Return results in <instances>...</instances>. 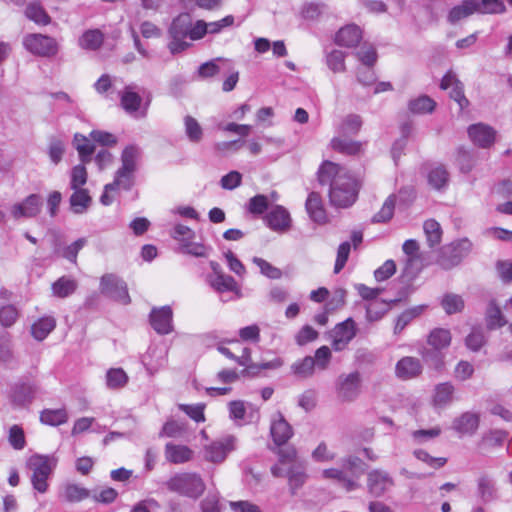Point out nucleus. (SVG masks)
Here are the masks:
<instances>
[{"mask_svg": "<svg viewBox=\"0 0 512 512\" xmlns=\"http://www.w3.org/2000/svg\"><path fill=\"white\" fill-rule=\"evenodd\" d=\"M317 179L320 185H329L331 206L346 209L356 202L360 186L346 168L325 160L317 171Z\"/></svg>", "mask_w": 512, "mask_h": 512, "instance_id": "f257e3e1", "label": "nucleus"}, {"mask_svg": "<svg viewBox=\"0 0 512 512\" xmlns=\"http://www.w3.org/2000/svg\"><path fill=\"white\" fill-rule=\"evenodd\" d=\"M166 488L179 495L192 499L199 498L205 491L206 485L196 473H178L165 482Z\"/></svg>", "mask_w": 512, "mask_h": 512, "instance_id": "f03ea898", "label": "nucleus"}, {"mask_svg": "<svg viewBox=\"0 0 512 512\" xmlns=\"http://www.w3.org/2000/svg\"><path fill=\"white\" fill-rule=\"evenodd\" d=\"M27 465L32 470L31 482L33 488L40 493L48 489L47 480L57 465L54 455L35 454L28 459Z\"/></svg>", "mask_w": 512, "mask_h": 512, "instance_id": "7ed1b4c3", "label": "nucleus"}, {"mask_svg": "<svg viewBox=\"0 0 512 512\" xmlns=\"http://www.w3.org/2000/svg\"><path fill=\"white\" fill-rule=\"evenodd\" d=\"M190 26L191 15L189 13H180L172 20L168 28V35L171 39L168 43V49L173 55L181 53L190 46V43L185 41Z\"/></svg>", "mask_w": 512, "mask_h": 512, "instance_id": "20e7f679", "label": "nucleus"}, {"mask_svg": "<svg viewBox=\"0 0 512 512\" xmlns=\"http://www.w3.org/2000/svg\"><path fill=\"white\" fill-rule=\"evenodd\" d=\"M135 84H129L120 92V104L126 113L136 118H145L151 102V96L148 94L143 101L141 95L136 91Z\"/></svg>", "mask_w": 512, "mask_h": 512, "instance_id": "39448f33", "label": "nucleus"}, {"mask_svg": "<svg viewBox=\"0 0 512 512\" xmlns=\"http://www.w3.org/2000/svg\"><path fill=\"white\" fill-rule=\"evenodd\" d=\"M472 243L468 239H461L443 246L440 249L437 263L443 269H451L461 263V261L471 252Z\"/></svg>", "mask_w": 512, "mask_h": 512, "instance_id": "423d86ee", "label": "nucleus"}, {"mask_svg": "<svg viewBox=\"0 0 512 512\" xmlns=\"http://www.w3.org/2000/svg\"><path fill=\"white\" fill-rule=\"evenodd\" d=\"M99 290L104 296L123 305H128L131 302L126 282L115 274L103 275L100 279Z\"/></svg>", "mask_w": 512, "mask_h": 512, "instance_id": "0eeeda50", "label": "nucleus"}, {"mask_svg": "<svg viewBox=\"0 0 512 512\" xmlns=\"http://www.w3.org/2000/svg\"><path fill=\"white\" fill-rule=\"evenodd\" d=\"M338 400L341 402L355 401L361 392V376L358 371L341 374L335 383Z\"/></svg>", "mask_w": 512, "mask_h": 512, "instance_id": "6e6552de", "label": "nucleus"}, {"mask_svg": "<svg viewBox=\"0 0 512 512\" xmlns=\"http://www.w3.org/2000/svg\"><path fill=\"white\" fill-rule=\"evenodd\" d=\"M23 45L32 54L41 57H53L59 50L57 41L43 34H28L23 39Z\"/></svg>", "mask_w": 512, "mask_h": 512, "instance_id": "1a4fd4ad", "label": "nucleus"}, {"mask_svg": "<svg viewBox=\"0 0 512 512\" xmlns=\"http://www.w3.org/2000/svg\"><path fill=\"white\" fill-rule=\"evenodd\" d=\"M394 484L393 477L383 469H372L367 472V491L374 498L384 496Z\"/></svg>", "mask_w": 512, "mask_h": 512, "instance_id": "9d476101", "label": "nucleus"}, {"mask_svg": "<svg viewBox=\"0 0 512 512\" xmlns=\"http://www.w3.org/2000/svg\"><path fill=\"white\" fill-rule=\"evenodd\" d=\"M356 336V325L352 318L338 323L331 332L332 348L335 351L344 350Z\"/></svg>", "mask_w": 512, "mask_h": 512, "instance_id": "9b49d317", "label": "nucleus"}, {"mask_svg": "<svg viewBox=\"0 0 512 512\" xmlns=\"http://www.w3.org/2000/svg\"><path fill=\"white\" fill-rule=\"evenodd\" d=\"M43 198L39 194H30L21 202L16 203L11 208V215L15 219L34 218L41 212Z\"/></svg>", "mask_w": 512, "mask_h": 512, "instance_id": "f8f14e48", "label": "nucleus"}, {"mask_svg": "<svg viewBox=\"0 0 512 512\" xmlns=\"http://www.w3.org/2000/svg\"><path fill=\"white\" fill-rule=\"evenodd\" d=\"M235 442L236 438L231 435L212 442L205 448V458L213 463L223 462L228 453L235 449Z\"/></svg>", "mask_w": 512, "mask_h": 512, "instance_id": "ddd939ff", "label": "nucleus"}, {"mask_svg": "<svg viewBox=\"0 0 512 512\" xmlns=\"http://www.w3.org/2000/svg\"><path fill=\"white\" fill-rule=\"evenodd\" d=\"M149 320L152 328L160 335L169 334L173 330V312L170 306L153 308Z\"/></svg>", "mask_w": 512, "mask_h": 512, "instance_id": "4468645a", "label": "nucleus"}, {"mask_svg": "<svg viewBox=\"0 0 512 512\" xmlns=\"http://www.w3.org/2000/svg\"><path fill=\"white\" fill-rule=\"evenodd\" d=\"M423 365L416 357H402L395 366V375L401 380H411L422 374Z\"/></svg>", "mask_w": 512, "mask_h": 512, "instance_id": "2eb2a0df", "label": "nucleus"}, {"mask_svg": "<svg viewBox=\"0 0 512 512\" xmlns=\"http://www.w3.org/2000/svg\"><path fill=\"white\" fill-rule=\"evenodd\" d=\"M38 387L34 383L20 382L15 384L12 389L11 401L16 407H26L30 405L36 397Z\"/></svg>", "mask_w": 512, "mask_h": 512, "instance_id": "dca6fc26", "label": "nucleus"}, {"mask_svg": "<svg viewBox=\"0 0 512 512\" xmlns=\"http://www.w3.org/2000/svg\"><path fill=\"white\" fill-rule=\"evenodd\" d=\"M270 434L277 446L284 445L293 435L290 424L285 420L281 412H277L271 422Z\"/></svg>", "mask_w": 512, "mask_h": 512, "instance_id": "f3484780", "label": "nucleus"}, {"mask_svg": "<svg viewBox=\"0 0 512 512\" xmlns=\"http://www.w3.org/2000/svg\"><path fill=\"white\" fill-rule=\"evenodd\" d=\"M468 135L474 144L482 148H488L495 140V130L482 123L471 125L468 128Z\"/></svg>", "mask_w": 512, "mask_h": 512, "instance_id": "a211bd4d", "label": "nucleus"}, {"mask_svg": "<svg viewBox=\"0 0 512 512\" xmlns=\"http://www.w3.org/2000/svg\"><path fill=\"white\" fill-rule=\"evenodd\" d=\"M266 223L273 231L283 232L290 228L291 217L283 206L277 205L266 215Z\"/></svg>", "mask_w": 512, "mask_h": 512, "instance_id": "6ab92c4d", "label": "nucleus"}, {"mask_svg": "<svg viewBox=\"0 0 512 512\" xmlns=\"http://www.w3.org/2000/svg\"><path fill=\"white\" fill-rule=\"evenodd\" d=\"M306 211L312 221L318 224L327 222V214L323 205L322 197L317 192H311L305 203Z\"/></svg>", "mask_w": 512, "mask_h": 512, "instance_id": "aec40b11", "label": "nucleus"}, {"mask_svg": "<svg viewBox=\"0 0 512 512\" xmlns=\"http://www.w3.org/2000/svg\"><path fill=\"white\" fill-rule=\"evenodd\" d=\"M362 39L359 26L350 24L342 27L335 36V43L348 48L356 47Z\"/></svg>", "mask_w": 512, "mask_h": 512, "instance_id": "412c9836", "label": "nucleus"}, {"mask_svg": "<svg viewBox=\"0 0 512 512\" xmlns=\"http://www.w3.org/2000/svg\"><path fill=\"white\" fill-rule=\"evenodd\" d=\"M423 361L433 370L442 372L445 368V353L432 347H421L418 350Z\"/></svg>", "mask_w": 512, "mask_h": 512, "instance_id": "4be33fe9", "label": "nucleus"}, {"mask_svg": "<svg viewBox=\"0 0 512 512\" xmlns=\"http://www.w3.org/2000/svg\"><path fill=\"white\" fill-rule=\"evenodd\" d=\"M454 385L451 382H443L435 386L433 394V406L435 408H445L453 401Z\"/></svg>", "mask_w": 512, "mask_h": 512, "instance_id": "5701e85b", "label": "nucleus"}, {"mask_svg": "<svg viewBox=\"0 0 512 512\" xmlns=\"http://www.w3.org/2000/svg\"><path fill=\"white\" fill-rule=\"evenodd\" d=\"M474 13H478L476 0H462L461 4L454 6L449 11L447 20L450 24H456Z\"/></svg>", "mask_w": 512, "mask_h": 512, "instance_id": "b1692460", "label": "nucleus"}, {"mask_svg": "<svg viewBox=\"0 0 512 512\" xmlns=\"http://www.w3.org/2000/svg\"><path fill=\"white\" fill-rule=\"evenodd\" d=\"M225 71H230V60L216 58L201 64L198 68L200 78L206 79Z\"/></svg>", "mask_w": 512, "mask_h": 512, "instance_id": "393cba45", "label": "nucleus"}, {"mask_svg": "<svg viewBox=\"0 0 512 512\" xmlns=\"http://www.w3.org/2000/svg\"><path fill=\"white\" fill-rule=\"evenodd\" d=\"M400 299L387 301H374L366 305V320L370 323L379 321L388 312L391 305L398 303Z\"/></svg>", "mask_w": 512, "mask_h": 512, "instance_id": "a878e982", "label": "nucleus"}, {"mask_svg": "<svg viewBox=\"0 0 512 512\" xmlns=\"http://www.w3.org/2000/svg\"><path fill=\"white\" fill-rule=\"evenodd\" d=\"M479 426V416L465 412L453 422V428L461 434H473Z\"/></svg>", "mask_w": 512, "mask_h": 512, "instance_id": "bb28decb", "label": "nucleus"}, {"mask_svg": "<svg viewBox=\"0 0 512 512\" xmlns=\"http://www.w3.org/2000/svg\"><path fill=\"white\" fill-rule=\"evenodd\" d=\"M73 190L74 192L69 199L71 210L75 214H83L89 208L92 198L86 189L76 188Z\"/></svg>", "mask_w": 512, "mask_h": 512, "instance_id": "cd10ccee", "label": "nucleus"}, {"mask_svg": "<svg viewBox=\"0 0 512 512\" xmlns=\"http://www.w3.org/2000/svg\"><path fill=\"white\" fill-rule=\"evenodd\" d=\"M73 145L79 154V158L83 164L92 160L95 151V145L86 136L76 133L73 138Z\"/></svg>", "mask_w": 512, "mask_h": 512, "instance_id": "c85d7f7f", "label": "nucleus"}, {"mask_svg": "<svg viewBox=\"0 0 512 512\" xmlns=\"http://www.w3.org/2000/svg\"><path fill=\"white\" fill-rule=\"evenodd\" d=\"M78 288V282L68 276H62L52 284L53 295L58 298H67Z\"/></svg>", "mask_w": 512, "mask_h": 512, "instance_id": "c756f323", "label": "nucleus"}, {"mask_svg": "<svg viewBox=\"0 0 512 512\" xmlns=\"http://www.w3.org/2000/svg\"><path fill=\"white\" fill-rule=\"evenodd\" d=\"M452 341L451 332L448 329L444 328H435L433 329L428 337L427 343L429 347L438 349L443 351L450 346Z\"/></svg>", "mask_w": 512, "mask_h": 512, "instance_id": "7c9ffc66", "label": "nucleus"}, {"mask_svg": "<svg viewBox=\"0 0 512 512\" xmlns=\"http://www.w3.org/2000/svg\"><path fill=\"white\" fill-rule=\"evenodd\" d=\"M477 495L483 503H488L497 497L495 482L487 475H483L477 480Z\"/></svg>", "mask_w": 512, "mask_h": 512, "instance_id": "2f4dec72", "label": "nucleus"}, {"mask_svg": "<svg viewBox=\"0 0 512 512\" xmlns=\"http://www.w3.org/2000/svg\"><path fill=\"white\" fill-rule=\"evenodd\" d=\"M141 151L136 145H129L125 147L121 154V167L119 169L123 172L135 173L137 169V161L140 158Z\"/></svg>", "mask_w": 512, "mask_h": 512, "instance_id": "473e14b6", "label": "nucleus"}, {"mask_svg": "<svg viewBox=\"0 0 512 512\" xmlns=\"http://www.w3.org/2000/svg\"><path fill=\"white\" fill-rule=\"evenodd\" d=\"M56 327V320L54 317L45 316L38 319L31 326V334L32 336L38 340H44Z\"/></svg>", "mask_w": 512, "mask_h": 512, "instance_id": "72a5a7b5", "label": "nucleus"}, {"mask_svg": "<svg viewBox=\"0 0 512 512\" xmlns=\"http://www.w3.org/2000/svg\"><path fill=\"white\" fill-rule=\"evenodd\" d=\"M104 41V34L99 29L85 31L78 40L79 46L85 50H98Z\"/></svg>", "mask_w": 512, "mask_h": 512, "instance_id": "f704fd0d", "label": "nucleus"}, {"mask_svg": "<svg viewBox=\"0 0 512 512\" xmlns=\"http://www.w3.org/2000/svg\"><path fill=\"white\" fill-rule=\"evenodd\" d=\"M165 454L169 462L180 464L190 460L192 451L187 446L168 443L165 447Z\"/></svg>", "mask_w": 512, "mask_h": 512, "instance_id": "c9c22d12", "label": "nucleus"}, {"mask_svg": "<svg viewBox=\"0 0 512 512\" xmlns=\"http://www.w3.org/2000/svg\"><path fill=\"white\" fill-rule=\"evenodd\" d=\"M90 497V491L87 488L74 483L66 484L60 494V498L69 503L80 502Z\"/></svg>", "mask_w": 512, "mask_h": 512, "instance_id": "e433bc0d", "label": "nucleus"}, {"mask_svg": "<svg viewBox=\"0 0 512 512\" xmlns=\"http://www.w3.org/2000/svg\"><path fill=\"white\" fill-rule=\"evenodd\" d=\"M485 319L486 326L489 330L500 328L507 323L495 300H491L489 302L485 313Z\"/></svg>", "mask_w": 512, "mask_h": 512, "instance_id": "4c0bfd02", "label": "nucleus"}, {"mask_svg": "<svg viewBox=\"0 0 512 512\" xmlns=\"http://www.w3.org/2000/svg\"><path fill=\"white\" fill-rule=\"evenodd\" d=\"M41 423L49 426H59L68 421V413L65 408L44 409L40 413Z\"/></svg>", "mask_w": 512, "mask_h": 512, "instance_id": "58836bf2", "label": "nucleus"}, {"mask_svg": "<svg viewBox=\"0 0 512 512\" xmlns=\"http://www.w3.org/2000/svg\"><path fill=\"white\" fill-rule=\"evenodd\" d=\"M331 147L342 154L357 155L362 149V143L341 137H335L331 140Z\"/></svg>", "mask_w": 512, "mask_h": 512, "instance_id": "ea45409f", "label": "nucleus"}, {"mask_svg": "<svg viewBox=\"0 0 512 512\" xmlns=\"http://www.w3.org/2000/svg\"><path fill=\"white\" fill-rule=\"evenodd\" d=\"M209 284L217 292H233L237 289L235 279L227 274H219L208 277Z\"/></svg>", "mask_w": 512, "mask_h": 512, "instance_id": "a19ab883", "label": "nucleus"}, {"mask_svg": "<svg viewBox=\"0 0 512 512\" xmlns=\"http://www.w3.org/2000/svg\"><path fill=\"white\" fill-rule=\"evenodd\" d=\"M425 308V305H419L403 311L396 320L394 333L400 334L413 319L423 313Z\"/></svg>", "mask_w": 512, "mask_h": 512, "instance_id": "79ce46f5", "label": "nucleus"}, {"mask_svg": "<svg viewBox=\"0 0 512 512\" xmlns=\"http://www.w3.org/2000/svg\"><path fill=\"white\" fill-rule=\"evenodd\" d=\"M134 185V173L132 172H123V170L118 169L115 174L114 181L112 183L106 184V191H114L117 189L130 190Z\"/></svg>", "mask_w": 512, "mask_h": 512, "instance_id": "37998d69", "label": "nucleus"}, {"mask_svg": "<svg viewBox=\"0 0 512 512\" xmlns=\"http://www.w3.org/2000/svg\"><path fill=\"white\" fill-rule=\"evenodd\" d=\"M423 229L429 247L433 248L440 244L442 239V229L440 224L436 220H426L424 222Z\"/></svg>", "mask_w": 512, "mask_h": 512, "instance_id": "c03bdc74", "label": "nucleus"}, {"mask_svg": "<svg viewBox=\"0 0 512 512\" xmlns=\"http://www.w3.org/2000/svg\"><path fill=\"white\" fill-rule=\"evenodd\" d=\"M287 478L291 493L294 495L304 485L307 475L302 466L293 465L287 471Z\"/></svg>", "mask_w": 512, "mask_h": 512, "instance_id": "a18cd8bd", "label": "nucleus"}, {"mask_svg": "<svg viewBox=\"0 0 512 512\" xmlns=\"http://www.w3.org/2000/svg\"><path fill=\"white\" fill-rule=\"evenodd\" d=\"M25 15L28 19L41 25H47L51 21L50 16L38 2L28 4L25 10Z\"/></svg>", "mask_w": 512, "mask_h": 512, "instance_id": "49530a36", "label": "nucleus"}, {"mask_svg": "<svg viewBox=\"0 0 512 512\" xmlns=\"http://www.w3.org/2000/svg\"><path fill=\"white\" fill-rule=\"evenodd\" d=\"M441 305L448 315L460 313L464 309V300L458 294L447 293L443 296Z\"/></svg>", "mask_w": 512, "mask_h": 512, "instance_id": "de8ad7c7", "label": "nucleus"}, {"mask_svg": "<svg viewBox=\"0 0 512 512\" xmlns=\"http://www.w3.org/2000/svg\"><path fill=\"white\" fill-rule=\"evenodd\" d=\"M435 106V101L426 95L411 100L408 105L409 110L415 114L431 113Z\"/></svg>", "mask_w": 512, "mask_h": 512, "instance_id": "09e8293b", "label": "nucleus"}, {"mask_svg": "<svg viewBox=\"0 0 512 512\" xmlns=\"http://www.w3.org/2000/svg\"><path fill=\"white\" fill-rule=\"evenodd\" d=\"M449 180V173L444 166L433 168L428 174L429 184L437 190L444 188Z\"/></svg>", "mask_w": 512, "mask_h": 512, "instance_id": "8fccbe9b", "label": "nucleus"}, {"mask_svg": "<svg viewBox=\"0 0 512 512\" xmlns=\"http://www.w3.org/2000/svg\"><path fill=\"white\" fill-rule=\"evenodd\" d=\"M211 248L200 242L194 240L186 241L182 246H179V251L194 257L202 258L209 255Z\"/></svg>", "mask_w": 512, "mask_h": 512, "instance_id": "3c124183", "label": "nucleus"}, {"mask_svg": "<svg viewBox=\"0 0 512 512\" xmlns=\"http://www.w3.org/2000/svg\"><path fill=\"white\" fill-rule=\"evenodd\" d=\"M128 382V376L122 368H111L106 373V384L111 389L122 388Z\"/></svg>", "mask_w": 512, "mask_h": 512, "instance_id": "603ef678", "label": "nucleus"}, {"mask_svg": "<svg viewBox=\"0 0 512 512\" xmlns=\"http://www.w3.org/2000/svg\"><path fill=\"white\" fill-rule=\"evenodd\" d=\"M395 204L396 196L392 194L385 200L380 211L373 216L372 221L375 223L388 222L393 217Z\"/></svg>", "mask_w": 512, "mask_h": 512, "instance_id": "864d4df0", "label": "nucleus"}, {"mask_svg": "<svg viewBox=\"0 0 512 512\" xmlns=\"http://www.w3.org/2000/svg\"><path fill=\"white\" fill-rule=\"evenodd\" d=\"M362 123L360 115L349 114L343 119L340 125V133L343 135H356L360 131Z\"/></svg>", "mask_w": 512, "mask_h": 512, "instance_id": "5fc2aeb1", "label": "nucleus"}, {"mask_svg": "<svg viewBox=\"0 0 512 512\" xmlns=\"http://www.w3.org/2000/svg\"><path fill=\"white\" fill-rule=\"evenodd\" d=\"M291 369L295 375L301 378L311 377L315 370L314 359L311 356H306L303 359L295 362Z\"/></svg>", "mask_w": 512, "mask_h": 512, "instance_id": "6e6d98bb", "label": "nucleus"}, {"mask_svg": "<svg viewBox=\"0 0 512 512\" xmlns=\"http://www.w3.org/2000/svg\"><path fill=\"white\" fill-rule=\"evenodd\" d=\"M341 463L343 468L349 471L356 478H359L366 471V464L357 456H347L341 459Z\"/></svg>", "mask_w": 512, "mask_h": 512, "instance_id": "4d7b16f0", "label": "nucleus"}, {"mask_svg": "<svg viewBox=\"0 0 512 512\" xmlns=\"http://www.w3.org/2000/svg\"><path fill=\"white\" fill-rule=\"evenodd\" d=\"M345 57L346 54L343 51L334 49L327 54L326 64L335 73L344 72L346 70Z\"/></svg>", "mask_w": 512, "mask_h": 512, "instance_id": "13d9d810", "label": "nucleus"}, {"mask_svg": "<svg viewBox=\"0 0 512 512\" xmlns=\"http://www.w3.org/2000/svg\"><path fill=\"white\" fill-rule=\"evenodd\" d=\"M281 364H282V362H281L280 359H275L273 361L263 362V363H260V364L253 363L251 361L248 366H245V368L242 370L241 374L243 376L254 377V376L258 375V373L261 370L275 369V368L280 367Z\"/></svg>", "mask_w": 512, "mask_h": 512, "instance_id": "bf43d9fd", "label": "nucleus"}, {"mask_svg": "<svg viewBox=\"0 0 512 512\" xmlns=\"http://www.w3.org/2000/svg\"><path fill=\"white\" fill-rule=\"evenodd\" d=\"M185 132L191 142H199L202 139L203 131L198 121L192 116L184 118Z\"/></svg>", "mask_w": 512, "mask_h": 512, "instance_id": "052dcab7", "label": "nucleus"}, {"mask_svg": "<svg viewBox=\"0 0 512 512\" xmlns=\"http://www.w3.org/2000/svg\"><path fill=\"white\" fill-rule=\"evenodd\" d=\"M170 236L179 242V246H182L186 241L195 239V232L188 226L183 224H177L170 231Z\"/></svg>", "mask_w": 512, "mask_h": 512, "instance_id": "680f3d73", "label": "nucleus"}, {"mask_svg": "<svg viewBox=\"0 0 512 512\" xmlns=\"http://www.w3.org/2000/svg\"><path fill=\"white\" fill-rule=\"evenodd\" d=\"M486 343L485 336L480 329H472V331L465 338L466 347L473 351H479Z\"/></svg>", "mask_w": 512, "mask_h": 512, "instance_id": "e2e57ef3", "label": "nucleus"}, {"mask_svg": "<svg viewBox=\"0 0 512 512\" xmlns=\"http://www.w3.org/2000/svg\"><path fill=\"white\" fill-rule=\"evenodd\" d=\"M315 363V369L324 371L329 367L332 359V353L328 346H321L315 351L313 357Z\"/></svg>", "mask_w": 512, "mask_h": 512, "instance_id": "0e129e2a", "label": "nucleus"}, {"mask_svg": "<svg viewBox=\"0 0 512 512\" xmlns=\"http://www.w3.org/2000/svg\"><path fill=\"white\" fill-rule=\"evenodd\" d=\"M268 206V196L257 194L254 197L250 198L248 203V210L251 214L261 215L268 209Z\"/></svg>", "mask_w": 512, "mask_h": 512, "instance_id": "69168bd1", "label": "nucleus"}, {"mask_svg": "<svg viewBox=\"0 0 512 512\" xmlns=\"http://www.w3.org/2000/svg\"><path fill=\"white\" fill-rule=\"evenodd\" d=\"M87 182V170L84 164L76 165L71 170L70 188H82Z\"/></svg>", "mask_w": 512, "mask_h": 512, "instance_id": "338daca9", "label": "nucleus"}, {"mask_svg": "<svg viewBox=\"0 0 512 512\" xmlns=\"http://www.w3.org/2000/svg\"><path fill=\"white\" fill-rule=\"evenodd\" d=\"M201 512H221L218 493H208L199 504Z\"/></svg>", "mask_w": 512, "mask_h": 512, "instance_id": "774afa93", "label": "nucleus"}]
</instances>
